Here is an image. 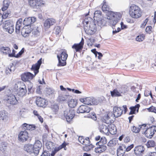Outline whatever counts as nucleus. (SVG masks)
<instances>
[{"mask_svg": "<svg viewBox=\"0 0 156 156\" xmlns=\"http://www.w3.org/2000/svg\"><path fill=\"white\" fill-rule=\"evenodd\" d=\"M121 14L119 12H110L107 14V17H104L100 20L96 19L97 24L100 27L105 26L108 23L111 26H115L120 19Z\"/></svg>", "mask_w": 156, "mask_h": 156, "instance_id": "1", "label": "nucleus"}, {"mask_svg": "<svg viewBox=\"0 0 156 156\" xmlns=\"http://www.w3.org/2000/svg\"><path fill=\"white\" fill-rule=\"evenodd\" d=\"M42 63V58L37 61L35 64H33L32 66L31 70L34 71V75L30 72L24 73L21 76L22 80L24 82L32 80L38 72L39 69Z\"/></svg>", "mask_w": 156, "mask_h": 156, "instance_id": "2", "label": "nucleus"}, {"mask_svg": "<svg viewBox=\"0 0 156 156\" xmlns=\"http://www.w3.org/2000/svg\"><path fill=\"white\" fill-rule=\"evenodd\" d=\"M129 14L130 16L133 18H139L141 16V9L137 5L132 4L130 7Z\"/></svg>", "mask_w": 156, "mask_h": 156, "instance_id": "3", "label": "nucleus"}, {"mask_svg": "<svg viewBox=\"0 0 156 156\" xmlns=\"http://www.w3.org/2000/svg\"><path fill=\"white\" fill-rule=\"evenodd\" d=\"M92 21V23H90L89 25L85 26L84 29L86 34H88L92 35L94 34L96 31V26L93 19H90Z\"/></svg>", "mask_w": 156, "mask_h": 156, "instance_id": "4", "label": "nucleus"}, {"mask_svg": "<svg viewBox=\"0 0 156 156\" xmlns=\"http://www.w3.org/2000/svg\"><path fill=\"white\" fill-rule=\"evenodd\" d=\"M58 63L57 64L58 66H64L66 65V61L68 57V55L65 50L62 52L59 55H57Z\"/></svg>", "mask_w": 156, "mask_h": 156, "instance_id": "5", "label": "nucleus"}, {"mask_svg": "<svg viewBox=\"0 0 156 156\" xmlns=\"http://www.w3.org/2000/svg\"><path fill=\"white\" fill-rule=\"evenodd\" d=\"M64 115L68 122L72 121L75 116L74 110L70 108H67L64 111Z\"/></svg>", "mask_w": 156, "mask_h": 156, "instance_id": "6", "label": "nucleus"}, {"mask_svg": "<svg viewBox=\"0 0 156 156\" xmlns=\"http://www.w3.org/2000/svg\"><path fill=\"white\" fill-rule=\"evenodd\" d=\"M3 28L6 31L10 34L12 33L14 31V27L13 23L10 20L5 21L3 23Z\"/></svg>", "mask_w": 156, "mask_h": 156, "instance_id": "7", "label": "nucleus"}, {"mask_svg": "<svg viewBox=\"0 0 156 156\" xmlns=\"http://www.w3.org/2000/svg\"><path fill=\"white\" fill-rule=\"evenodd\" d=\"M80 101L84 104L90 105H95L98 104V102L93 97H88L84 98H80Z\"/></svg>", "mask_w": 156, "mask_h": 156, "instance_id": "8", "label": "nucleus"}, {"mask_svg": "<svg viewBox=\"0 0 156 156\" xmlns=\"http://www.w3.org/2000/svg\"><path fill=\"white\" fill-rule=\"evenodd\" d=\"M156 131V126H153L147 128L144 132L146 137L151 138L153 136Z\"/></svg>", "mask_w": 156, "mask_h": 156, "instance_id": "9", "label": "nucleus"}, {"mask_svg": "<svg viewBox=\"0 0 156 156\" xmlns=\"http://www.w3.org/2000/svg\"><path fill=\"white\" fill-rule=\"evenodd\" d=\"M18 137L20 141L22 142H25L29 138L28 133L26 130L21 131L19 134Z\"/></svg>", "mask_w": 156, "mask_h": 156, "instance_id": "10", "label": "nucleus"}, {"mask_svg": "<svg viewBox=\"0 0 156 156\" xmlns=\"http://www.w3.org/2000/svg\"><path fill=\"white\" fill-rule=\"evenodd\" d=\"M56 20L53 18H48L46 20L44 23V27L45 29L49 28L51 26L55 23Z\"/></svg>", "mask_w": 156, "mask_h": 156, "instance_id": "11", "label": "nucleus"}, {"mask_svg": "<svg viewBox=\"0 0 156 156\" xmlns=\"http://www.w3.org/2000/svg\"><path fill=\"white\" fill-rule=\"evenodd\" d=\"M91 108L88 106L85 105H80L77 110V113H88L90 112Z\"/></svg>", "mask_w": 156, "mask_h": 156, "instance_id": "12", "label": "nucleus"}, {"mask_svg": "<svg viewBox=\"0 0 156 156\" xmlns=\"http://www.w3.org/2000/svg\"><path fill=\"white\" fill-rule=\"evenodd\" d=\"M27 89L24 84L22 85L17 90V95L21 97L26 96L27 93Z\"/></svg>", "mask_w": 156, "mask_h": 156, "instance_id": "13", "label": "nucleus"}, {"mask_svg": "<svg viewBox=\"0 0 156 156\" xmlns=\"http://www.w3.org/2000/svg\"><path fill=\"white\" fill-rule=\"evenodd\" d=\"M36 104L39 107H45L48 105V102L44 98L38 97L37 99Z\"/></svg>", "mask_w": 156, "mask_h": 156, "instance_id": "14", "label": "nucleus"}, {"mask_svg": "<svg viewBox=\"0 0 156 156\" xmlns=\"http://www.w3.org/2000/svg\"><path fill=\"white\" fill-rule=\"evenodd\" d=\"M123 110L120 107L115 106L113 108V117L117 118L120 116L122 114Z\"/></svg>", "mask_w": 156, "mask_h": 156, "instance_id": "15", "label": "nucleus"}, {"mask_svg": "<svg viewBox=\"0 0 156 156\" xmlns=\"http://www.w3.org/2000/svg\"><path fill=\"white\" fill-rule=\"evenodd\" d=\"M6 101L7 103L12 105L17 104L18 102L15 96L13 94L8 96Z\"/></svg>", "mask_w": 156, "mask_h": 156, "instance_id": "16", "label": "nucleus"}, {"mask_svg": "<svg viewBox=\"0 0 156 156\" xmlns=\"http://www.w3.org/2000/svg\"><path fill=\"white\" fill-rule=\"evenodd\" d=\"M145 148L142 146L136 147L134 149V153L136 155H140L143 154Z\"/></svg>", "mask_w": 156, "mask_h": 156, "instance_id": "17", "label": "nucleus"}, {"mask_svg": "<svg viewBox=\"0 0 156 156\" xmlns=\"http://www.w3.org/2000/svg\"><path fill=\"white\" fill-rule=\"evenodd\" d=\"M36 20V18L34 17L25 18L24 20L23 23L24 25L26 26V27H27L31 24L34 23Z\"/></svg>", "mask_w": 156, "mask_h": 156, "instance_id": "18", "label": "nucleus"}, {"mask_svg": "<svg viewBox=\"0 0 156 156\" xmlns=\"http://www.w3.org/2000/svg\"><path fill=\"white\" fill-rule=\"evenodd\" d=\"M71 96L65 94H60L58 97V100L60 102H63L69 101L71 98Z\"/></svg>", "mask_w": 156, "mask_h": 156, "instance_id": "19", "label": "nucleus"}, {"mask_svg": "<svg viewBox=\"0 0 156 156\" xmlns=\"http://www.w3.org/2000/svg\"><path fill=\"white\" fill-rule=\"evenodd\" d=\"M33 146L35 149L34 155H37L38 154L39 150L42 147L41 143L40 141L37 140L35 141Z\"/></svg>", "mask_w": 156, "mask_h": 156, "instance_id": "20", "label": "nucleus"}, {"mask_svg": "<svg viewBox=\"0 0 156 156\" xmlns=\"http://www.w3.org/2000/svg\"><path fill=\"white\" fill-rule=\"evenodd\" d=\"M24 150L28 153L30 154L34 153V154L35 149L34 148L33 145L32 144H25L24 146Z\"/></svg>", "mask_w": 156, "mask_h": 156, "instance_id": "21", "label": "nucleus"}, {"mask_svg": "<svg viewBox=\"0 0 156 156\" xmlns=\"http://www.w3.org/2000/svg\"><path fill=\"white\" fill-rule=\"evenodd\" d=\"M31 31V28L27 27H25L21 30V34L23 36L26 37L29 36Z\"/></svg>", "mask_w": 156, "mask_h": 156, "instance_id": "22", "label": "nucleus"}, {"mask_svg": "<svg viewBox=\"0 0 156 156\" xmlns=\"http://www.w3.org/2000/svg\"><path fill=\"white\" fill-rule=\"evenodd\" d=\"M111 117H113V114L112 112H109L107 115L104 116L101 119L102 121L104 123L108 124L111 122Z\"/></svg>", "mask_w": 156, "mask_h": 156, "instance_id": "23", "label": "nucleus"}, {"mask_svg": "<svg viewBox=\"0 0 156 156\" xmlns=\"http://www.w3.org/2000/svg\"><path fill=\"white\" fill-rule=\"evenodd\" d=\"M99 129L101 132L108 135V126L103 124H100L99 126Z\"/></svg>", "mask_w": 156, "mask_h": 156, "instance_id": "24", "label": "nucleus"}, {"mask_svg": "<svg viewBox=\"0 0 156 156\" xmlns=\"http://www.w3.org/2000/svg\"><path fill=\"white\" fill-rule=\"evenodd\" d=\"M99 147L95 148V151L97 153H101L107 149V147L102 144H98Z\"/></svg>", "mask_w": 156, "mask_h": 156, "instance_id": "25", "label": "nucleus"}, {"mask_svg": "<svg viewBox=\"0 0 156 156\" xmlns=\"http://www.w3.org/2000/svg\"><path fill=\"white\" fill-rule=\"evenodd\" d=\"M83 43H79L74 44L72 46V48L75 50V51H74L75 53L76 52H80L81 51L83 48Z\"/></svg>", "mask_w": 156, "mask_h": 156, "instance_id": "26", "label": "nucleus"}, {"mask_svg": "<svg viewBox=\"0 0 156 156\" xmlns=\"http://www.w3.org/2000/svg\"><path fill=\"white\" fill-rule=\"evenodd\" d=\"M108 134L109 133L112 134H114L116 133V129L115 126L113 124H110L108 126Z\"/></svg>", "mask_w": 156, "mask_h": 156, "instance_id": "27", "label": "nucleus"}, {"mask_svg": "<svg viewBox=\"0 0 156 156\" xmlns=\"http://www.w3.org/2000/svg\"><path fill=\"white\" fill-rule=\"evenodd\" d=\"M23 20L22 19H19L16 22V32L17 34L20 33V28L22 24Z\"/></svg>", "mask_w": 156, "mask_h": 156, "instance_id": "28", "label": "nucleus"}, {"mask_svg": "<svg viewBox=\"0 0 156 156\" xmlns=\"http://www.w3.org/2000/svg\"><path fill=\"white\" fill-rule=\"evenodd\" d=\"M23 127L24 129L29 130H34L36 128L35 126L34 125H29L26 123L23 124Z\"/></svg>", "mask_w": 156, "mask_h": 156, "instance_id": "29", "label": "nucleus"}, {"mask_svg": "<svg viewBox=\"0 0 156 156\" xmlns=\"http://www.w3.org/2000/svg\"><path fill=\"white\" fill-rule=\"evenodd\" d=\"M140 107V105L139 104H137L134 106L130 107L129 109H130V111L129 114L130 115L135 114V112L136 111L137 112H138Z\"/></svg>", "mask_w": 156, "mask_h": 156, "instance_id": "30", "label": "nucleus"}, {"mask_svg": "<svg viewBox=\"0 0 156 156\" xmlns=\"http://www.w3.org/2000/svg\"><path fill=\"white\" fill-rule=\"evenodd\" d=\"M70 100L68 101V104L69 107L71 108L75 107L77 104V101L76 99H72L71 98Z\"/></svg>", "mask_w": 156, "mask_h": 156, "instance_id": "31", "label": "nucleus"}, {"mask_svg": "<svg viewBox=\"0 0 156 156\" xmlns=\"http://www.w3.org/2000/svg\"><path fill=\"white\" fill-rule=\"evenodd\" d=\"M88 14H87L86 15V18L83 21V24L84 27L85 26H87L89 25L90 23H92V21L90 20V19H93L90 17H87L86 16H87Z\"/></svg>", "mask_w": 156, "mask_h": 156, "instance_id": "32", "label": "nucleus"}, {"mask_svg": "<svg viewBox=\"0 0 156 156\" xmlns=\"http://www.w3.org/2000/svg\"><path fill=\"white\" fill-rule=\"evenodd\" d=\"M40 30L39 28L37 27H35L32 29L31 31L32 34L35 37H37L40 35Z\"/></svg>", "mask_w": 156, "mask_h": 156, "instance_id": "33", "label": "nucleus"}, {"mask_svg": "<svg viewBox=\"0 0 156 156\" xmlns=\"http://www.w3.org/2000/svg\"><path fill=\"white\" fill-rule=\"evenodd\" d=\"M102 9L103 12L108 11V13L109 12H111V11H109L110 9V7L107 5V2L105 1L103 2V6H102Z\"/></svg>", "mask_w": 156, "mask_h": 156, "instance_id": "34", "label": "nucleus"}, {"mask_svg": "<svg viewBox=\"0 0 156 156\" xmlns=\"http://www.w3.org/2000/svg\"><path fill=\"white\" fill-rule=\"evenodd\" d=\"M10 3V1L9 0H4L3 1V6L2 8V10L4 11L6 10L8 8Z\"/></svg>", "mask_w": 156, "mask_h": 156, "instance_id": "35", "label": "nucleus"}, {"mask_svg": "<svg viewBox=\"0 0 156 156\" xmlns=\"http://www.w3.org/2000/svg\"><path fill=\"white\" fill-rule=\"evenodd\" d=\"M33 84L31 82H29L27 88L28 89V94H33L35 88L33 87Z\"/></svg>", "mask_w": 156, "mask_h": 156, "instance_id": "36", "label": "nucleus"}, {"mask_svg": "<svg viewBox=\"0 0 156 156\" xmlns=\"http://www.w3.org/2000/svg\"><path fill=\"white\" fill-rule=\"evenodd\" d=\"M0 51L1 52L6 54L11 52L10 48L8 47H2L0 48Z\"/></svg>", "mask_w": 156, "mask_h": 156, "instance_id": "37", "label": "nucleus"}, {"mask_svg": "<svg viewBox=\"0 0 156 156\" xmlns=\"http://www.w3.org/2000/svg\"><path fill=\"white\" fill-rule=\"evenodd\" d=\"M45 91L46 94L49 96L54 95L55 92L54 89L48 87L45 88Z\"/></svg>", "mask_w": 156, "mask_h": 156, "instance_id": "38", "label": "nucleus"}, {"mask_svg": "<svg viewBox=\"0 0 156 156\" xmlns=\"http://www.w3.org/2000/svg\"><path fill=\"white\" fill-rule=\"evenodd\" d=\"M111 94L112 97H118L121 95L120 93L116 89H114L111 91Z\"/></svg>", "mask_w": 156, "mask_h": 156, "instance_id": "39", "label": "nucleus"}, {"mask_svg": "<svg viewBox=\"0 0 156 156\" xmlns=\"http://www.w3.org/2000/svg\"><path fill=\"white\" fill-rule=\"evenodd\" d=\"M101 12L99 10H97L95 12L94 14V18L99 19L101 18Z\"/></svg>", "mask_w": 156, "mask_h": 156, "instance_id": "40", "label": "nucleus"}, {"mask_svg": "<svg viewBox=\"0 0 156 156\" xmlns=\"http://www.w3.org/2000/svg\"><path fill=\"white\" fill-rule=\"evenodd\" d=\"M146 145L147 148L154 147L155 145V143L153 140H149L146 144Z\"/></svg>", "mask_w": 156, "mask_h": 156, "instance_id": "41", "label": "nucleus"}, {"mask_svg": "<svg viewBox=\"0 0 156 156\" xmlns=\"http://www.w3.org/2000/svg\"><path fill=\"white\" fill-rule=\"evenodd\" d=\"M107 142V140L105 137H102L101 138L100 141L98 143V144H102L104 145Z\"/></svg>", "mask_w": 156, "mask_h": 156, "instance_id": "42", "label": "nucleus"}, {"mask_svg": "<svg viewBox=\"0 0 156 156\" xmlns=\"http://www.w3.org/2000/svg\"><path fill=\"white\" fill-rule=\"evenodd\" d=\"M61 32V29L59 27L57 26L55 27L53 33L56 35H58Z\"/></svg>", "mask_w": 156, "mask_h": 156, "instance_id": "43", "label": "nucleus"}, {"mask_svg": "<svg viewBox=\"0 0 156 156\" xmlns=\"http://www.w3.org/2000/svg\"><path fill=\"white\" fill-rule=\"evenodd\" d=\"M84 143H82V144L86 146L87 147L89 146L90 145V141L88 137L84 139Z\"/></svg>", "mask_w": 156, "mask_h": 156, "instance_id": "44", "label": "nucleus"}, {"mask_svg": "<svg viewBox=\"0 0 156 156\" xmlns=\"http://www.w3.org/2000/svg\"><path fill=\"white\" fill-rule=\"evenodd\" d=\"M32 2L34 5L36 6H39L41 5V1L40 0H33Z\"/></svg>", "mask_w": 156, "mask_h": 156, "instance_id": "45", "label": "nucleus"}, {"mask_svg": "<svg viewBox=\"0 0 156 156\" xmlns=\"http://www.w3.org/2000/svg\"><path fill=\"white\" fill-rule=\"evenodd\" d=\"M145 36L144 34L137 36L136 38V40L139 41H142L144 39Z\"/></svg>", "mask_w": 156, "mask_h": 156, "instance_id": "46", "label": "nucleus"}, {"mask_svg": "<svg viewBox=\"0 0 156 156\" xmlns=\"http://www.w3.org/2000/svg\"><path fill=\"white\" fill-rule=\"evenodd\" d=\"M131 130L133 133H137L140 132V129L139 128L133 126L131 128Z\"/></svg>", "mask_w": 156, "mask_h": 156, "instance_id": "47", "label": "nucleus"}, {"mask_svg": "<svg viewBox=\"0 0 156 156\" xmlns=\"http://www.w3.org/2000/svg\"><path fill=\"white\" fill-rule=\"evenodd\" d=\"M7 147V144L5 142H2L1 144L0 148L1 150L5 151Z\"/></svg>", "mask_w": 156, "mask_h": 156, "instance_id": "48", "label": "nucleus"}, {"mask_svg": "<svg viewBox=\"0 0 156 156\" xmlns=\"http://www.w3.org/2000/svg\"><path fill=\"white\" fill-rule=\"evenodd\" d=\"M149 112H154L156 113V107L151 106L147 109Z\"/></svg>", "mask_w": 156, "mask_h": 156, "instance_id": "49", "label": "nucleus"}, {"mask_svg": "<svg viewBox=\"0 0 156 156\" xmlns=\"http://www.w3.org/2000/svg\"><path fill=\"white\" fill-rule=\"evenodd\" d=\"M117 150L119 151H121L125 152L126 151V146L122 144L121 146H119Z\"/></svg>", "mask_w": 156, "mask_h": 156, "instance_id": "50", "label": "nucleus"}, {"mask_svg": "<svg viewBox=\"0 0 156 156\" xmlns=\"http://www.w3.org/2000/svg\"><path fill=\"white\" fill-rule=\"evenodd\" d=\"M89 118H91V119H93L95 120H96L97 119L96 115L94 113L90 114H89Z\"/></svg>", "mask_w": 156, "mask_h": 156, "instance_id": "51", "label": "nucleus"}, {"mask_svg": "<svg viewBox=\"0 0 156 156\" xmlns=\"http://www.w3.org/2000/svg\"><path fill=\"white\" fill-rule=\"evenodd\" d=\"M51 108L53 111L56 112L58 109V106L57 105L55 104L52 106Z\"/></svg>", "mask_w": 156, "mask_h": 156, "instance_id": "52", "label": "nucleus"}, {"mask_svg": "<svg viewBox=\"0 0 156 156\" xmlns=\"http://www.w3.org/2000/svg\"><path fill=\"white\" fill-rule=\"evenodd\" d=\"M144 95L146 97H147L150 95L151 97L152 98V96L151 91L150 92L148 90H145L144 92Z\"/></svg>", "mask_w": 156, "mask_h": 156, "instance_id": "53", "label": "nucleus"}, {"mask_svg": "<svg viewBox=\"0 0 156 156\" xmlns=\"http://www.w3.org/2000/svg\"><path fill=\"white\" fill-rule=\"evenodd\" d=\"M134 146L133 144H132L130 146H128L127 147L126 146V150L127 152L130 151L132 148H133Z\"/></svg>", "mask_w": 156, "mask_h": 156, "instance_id": "54", "label": "nucleus"}, {"mask_svg": "<svg viewBox=\"0 0 156 156\" xmlns=\"http://www.w3.org/2000/svg\"><path fill=\"white\" fill-rule=\"evenodd\" d=\"M125 152L117 150V156H123Z\"/></svg>", "mask_w": 156, "mask_h": 156, "instance_id": "55", "label": "nucleus"}, {"mask_svg": "<svg viewBox=\"0 0 156 156\" xmlns=\"http://www.w3.org/2000/svg\"><path fill=\"white\" fill-rule=\"evenodd\" d=\"M24 50L23 48L16 55L15 57L18 58L20 57L22 54L24 52Z\"/></svg>", "mask_w": 156, "mask_h": 156, "instance_id": "56", "label": "nucleus"}, {"mask_svg": "<svg viewBox=\"0 0 156 156\" xmlns=\"http://www.w3.org/2000/svg\"><path fill=\"white\" fill-rule=\"evenodd\" d=\"M88 41L89 42L88 43V45L89 44L91 45L94 42V39L92 38H90L88 40Z\"/></svg>", "mask_w": 156, "mask_h": 156, "instance_id": "57", "label": "nucleus"}, {"mask_svg": "<svg viewBox=\"0 0 156 156\" xmlns=\"http://www.w3.org/2000/svg\"><path fill=\"white\" fill-rule=\"evenodd\" d=\"M50 153L48 151H44L41 156H50Z\"/></svg>", "mask_w": 156, "mask_h": 156, "instance_id": "58", "label": "nucleus"}, {"mask_svg": "<svg viewBox=\"0 0 156 156\" xmlns=\"http://www.w3.org/2000/svg\"><path fill=\"white\" fill-rule=\"evenodd\" d=\"M115 143H114L113 140H110L108 144V145L109 147H112L114 146Z\"/></svg>", "mask_w": 156, "mask_h": 156, "instance_id": "59", "label": "nucleus"}, {"mask_svg": "<svg viewBox=\"0 0 156 156\" xmlns=\"http://www.w3.org/2000/svg\"><path fill=\"white\" fill-rule=\"evenodd\" d=\"M41 86H38L36 90V92L39 94H41V89L40 88Z\"/></svg>", "mask_w": 156, "mask_h": 156, "instance_id": "60", "label": "nucleus"}, {"mask_svg": "<svg viewBox=\"0 0 156 156\" xmlns=\"http://www.w3.org/2000/svg\"><path fill=\"white\" fill-rule=\"evenodd\" d=\"M148 21V20L147 19V18L146 19L144 20V21L143 23L141 24V27H144L147 24V22Z\"/></svg>", "mask_w": 156, "mask_h": 156, "instance_id": "61", "label": "nucleus"}, {"mask_svg": "<svg viewBox=\"0 0 156 156\" xmlns=\"http://www.w3.org/2000/svg\"><path fill=\"white\" fill-rule=\"evenodd\" d=\"M151 28L152 27L151 26L147 27L146 29V31L148 33H150Z\"/></svg>", "mask_w": 156, "mask_h": 156, "instance_id": "62", "label": "nucleus"}, {"mask_svg": "<svg viewBox=\"0 0 156 156\" xmlns=\"http://www.w3.org/2000/svg\"><path fill=\"white\" fill-rule=\"evenodd\" d=\"M79 142L81 144L83 143H84L83 141H84V139L83 136H80L78 139Z\"/></svg>", "mask_w": 156, "mask_h": 156, "instance_id": "63", "label": "nucleus"}, {"mask_svg": "<svg viewBox=\"0 0 156 156\" xmlns=\"http://www.w3.org/2000/svg\"><path fill=\"white\" fill-rule=\"evenodd\" d=\"M145 156H156V152H150Z\"/></svg>", "mask_w": 156, "mask_h": 156, "instance_id": "64", "label": "nucleus"}]
</instances>
